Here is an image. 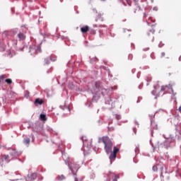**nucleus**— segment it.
Masks as SVG:
<instances>
[{"label":"nucleus","instance_id":"obj_1","mask_svg":"<svg viewBox=\"0 0 181 181\" xmlns=\"http://www.w3.org/2000/svg\"><path fill=\"white\" fill-rule=\"evenodd\" d=\"M99 142H102L104 144V149L106 153H110L109 156V159L110 160H114L117 158V153L119 152V148L117 146H114V143L112 142V140L110 139L108 136H103L100 139ZM113 151H112V147Z\"/></svg>","mask_w":181,"mask_h":181},{"label":"nucleus","instance_id":"obj_2","mask_svg":"<svg viewBox=\"0 0 181 181\" xmlns=\"http://www.w3.org/2000/svg\"><path fill=\"white\" fill-rule=\"evenodd\" d=\"M29 52L32 56H35L38 53H42V47L40 45H31Z\"/></svg>","mask_w":181,"mask_h":181},{"label":"nucleus","instance_id":"obj_3","mask_svg":"<svg viewBox=\"0 0 181 181\" xmlns=\"http://www.w3.org/2000/svg\"><path fill=\"white\" fill-rule=\"evenodd\" d=\"M95 87L96 88V93L103 90V83L100 81H96L95 83Z\"/></svg>","mask_w":181,"mask_h":181},{"label":"nucleus","instance_id":"obj_4","mask_svg":"<svg viewBox=\"0 0 181 181\" xmlns=\"http://www.w3.org/2000/svg\"><path fill=\"white\" fill-rule=\"evenodd\" d=\"M32 128L34 132H39V128H40V124L39 123H35L33 124Z\"/></svg>","mask_w":181,"mask_h":181},{"label":"nucleus","instance_id":"obj_5","mask_svg":"<svg viewBox=\"0 0 181 181\" xmlns=\"http://www.w3.org/2000/svg\"><path fill=\"white\" fill-rule=\"evenodd\" d=\"M50 60L51 62H55V59H52V56L51 57H48L47 58H45L44 59V64H49L50 63Z\"/></svg>","mask_w":181,"mask_h":181},{"label":"nucleus","instance_id":"obj_6","mask_svg":"<svg viewBox=\"0 0 181 181\" xmlns=\"http://www.w3.org/2000/svg\"><path fill=\"white\" fill-rule=\"evenodd\" d=\"M88 30H90V27L88 25H85L81 28V32H82V33H87Z\"/></svg>","mask_w":181,"mask_h":181},{"label":"nucleus","instance_id":"obj_7","mask_svg":"<svg viewBox=\"0 0 181 181\" xmlns=\"http://www.w3.org/2000/svg\"><path fill=\"white\" fill-rule=\"evenodd\" d=\"M110 177H112V181H118V179H119V176L115 173L110 174Z\"/></svg>","mask_w":181,"mask_h":181},{"label":"nucleus","instance_id":"obj_8","mask_svg":"<svg viewBox=\"0 0 181 181\" xmlns=\"http://www.w3.org/2000/svg\"><path fill=\"white\" fill-rule=\"evenodd\" d=\"M19 40H25V39H26V35H25V34H23V33H19L17 35Z\"/></svg>","mask_w":181,"mask_h":181},{"label":"nucleus","instance_id":"obj_9","mask_svg":"<svg viewBox=\"0 0 181 181\" xmlns=\"http://www.w3.org/2000/svg\"><path fill=\"white\" fill-rule=\"evenodd\" d=\"M45 101L40 98H37L35 101V105H37V104H38L39 105H42V104H44Z\"/></svg>","mask_w":181,"mask_h":181},{"label":"nucleus","instance_id":"obj_10","mask_svg":"<svg viewBox=\"0 0 181 181\" xmlns=\"http://www.w3.org/2000/svg\"><path fill=\"white\" fill-rule=\"evenodd\" d=\"M62 110L65 111V114H70V107L69 106H62Z\"/></svg>","mask_w":181,"mask_h":181},{"label":"nucleus","instance_id":"obj_11","mask_svg":"<svg viewBox=\"0 0 181 181\" xmlns=\"http://www.w3.org/2000/svg\"><path fill=\"white\" fill-rule=\"evenodd\" d=\"M23 144H24V145H26L27 146H29V145L30 144V139L25 138L23 139Z\"/></svg>","mask_w":181,"mask_h":181},{"label":"nucleus","instance_id":"obj_12","mask_svg":"<svg viewBox=\"0 0 181 181\" xmlns=\"http://www.w3.org/2000/svg\"><path fill=\"white\" fill-rule=\"evenodd\" d=\"M10 155H11L12 156H18L19 153H18V151H16V149H12L11 152L10 153Z\"/></svg>","mask_w":181,"mask_h":181},{"label":"nucleus","instance_id":"obj_13","mask_svg":"<svg viewBox=\"0 0 181 181\" xmlns=\"http://www.w3.org/2000/svg\"><path fill=\"white\" fill-rule=\"evenodd\" d=\"M71 170H72L75 181H78V179L77 178V175L74 173V169L73 168V166L71 167Z\"/></svg>","mask_w":181,"mask_h":181},{"label":"nucleus","instance_id":"obj_14","mask_svg":"<svg viewBox=\"0 0 181 181\" xmlns=\"http://www.w3.org/2000/svg\"><path fill=\"white\" fill-rule=\"evenodd\" d=\"M153 33H155V30L153 29H151L147 33V35L152 36V37H153Z\"/></svg>","mask_w":181,"mask_h":181},{"label":"nucleus","instance_id":"obj_15","mask_svg":"<svg viewBox=\"0 0 181 181\" xmlns=\"http://www.w3.org/2000/svg\"><path fill=\"white\" fill-rule=\"evenodd\" d=\"M40 119H42V121H47V118L46 117V115L45 114H41L40 115Z\"/></svg>","mask_w":181,"mask_h":181},{"label":"nucleus","instance_id":"obj_16","mask_svg":"<svg viewBox=\"0 0 181 181\" xmlns=\"http://www.w3.org/2000/svg\"><path fill=\"white\" fill-rule=\"evenodd\" d=\"M5 80V75L0 76V83H2Z\"/></svg>","mask_w":181,"mask_h":181},{"label":"nucleus","instance_id":"obj_17","mask_svg":"<svg viewBox=\"0 0 181 181\" xmlns=\"http://www.w3.org/2000/svg\"><path fill=\"white\" fill-rule=\"evenodd\" d=\"M6 83H7V84H11L12 83V79L11 78H7L5 80Z\"/></svg>","mask_w":181,"mask_h":181},{"label":"nucleus","instance_id":"obj_18","mask_svg":"<svg viewBox=\"0 0 181 181\" xmlns=\"http://www.w3.org/2000/svg\"><path fill=\"white\" fill-rule=\"evenodd\" d=\"M59 180H64V179H66V177H64V175H59L58 177Z\"/></svg>","mask_w":181,"mask_h":181},{"label":"nucleus","instance_id":"obj_19","mask_svg":"<svg viewBox=\"0 0 181 181\" xmlns=\"http://www.w3.org/2000/svg\"><path fill=\"white\" fill-rule=\"evenodd\" d=\"M152 170H153V172H156L158 170V167L156 165H153Z\"/></svg>","mask_w":181,"mask_h":181},{"label":"nucleus","instance_id":"obj_20","mask_svg":"<svg viewBox=\"0 0 181 181\" xmlns=\"http://www.w3.org/2000/svg\"><path fill=\"white\" fill-rule=\"evenodd\" d=\"M3 158H4V159H5L6 160H8V159H9V156H4Z\"/></svg>","mask_w":181,"mask_h":181},{"label":"nucleus","instance_id":"obj_21","mask_svg":"<svg viewBox=\"0 0 181 181\" xmlns=\"http://www.w3.org/2000/svg\"><path fill=\"white\" fill-rule=\"evenodd\" d=\"M120 119H121V116L117 115H116V119H117V121H119Z\"/></svg>","mask_w":181,"mask_h":181},{"label":"nucleus","instance_id":"obj_22","mask_svg":"<svg viewBox=\"0 0 181 181\" xmlns=\"http://www.w3.org/2000/svg\"><path fill=\"white\" fill-rule=\"evenodd\" d=\"M136 9H139V11H141L142 9L141 8L140 6H136Z\"/></svg>","mask_w":181,"mask_h":181},{"label":"nucleus","instance_id":"obj_23","mask_svg":"<svg viewBox=\"0 0 181 181\" xmlns=\"http://www.w3.org/2000/svg\"><path fill=\"white\" fill-rule=\"evenodd\" d=\"M126 1H127V2L128 5H129V6H131V4H132L131 1H130V0H126Z\"/></svg>","mask_w":181,"mask_h":181},{"label":"nucleus","instance_id":"obj_24","mask_svg":"<svg viewBox=\"0 0 181 181\" xmlns=\"http://www.w3.org/2000/svg\"><path fill=\"white\" fill-rule=\"evenodd\" d=\"M165 88H166V86H162L161 87V91H165Z\"/></svg>","mask_w":181,"mask_h":181},{"label":"nucleus","instance_id":"obj_25","mask_svg":"<svg viewBox=\"0 0 181 181\" xmlns=\"http://www.w3.org/2000/svg\"><path fill=\"white\" fill-rule=\"evenodd\" d=\"M13 42L14 46H16V45H18V40H14Z\"/></svg>","mask_w":181,"mask_h":181},{"label":"nucleus","instance_id":"obj_26","mask_svg":"<svg viewBox=\"0 0 181 181\" xmlns=\"http://www.w3.org/2000/svg\"><path fill=\"white\" fill-rule=\"evenodd\" d=\"M146 16H148V14H146V13H144V18H146Z\"/></svg>","mask_w":181,"mask_h":181},{"label":"nucleus","instance_id":"obj_27","mask_svg":"<svg viewBox=\"0 0 181 181\" xmlns=\"http://www.w3.org/2000/svg\"><path fill=\"white\" fill-rule=\"evenodd\" d=\"M165 54V52H162V53H161L162 57H164Z\"/></svg>","mask_w":181,"mask_h":181},{"label":"nucleus","instance_id":"obj_28","mask_svg":"<svg viewBox=\"0 0 181 181\" xmlns=\"http://www.w3.org/2000/svg\"><path fill=\"white\" fill-rule=\"evenodd\" d=\"M178 111H180V112H181V106H180V107L178 108Z\"/></svg>","mask_w":181,"mask_h":181},{"label":"nucleus","instance_id":"obj_29","mask_svg":"<svg viewBox=\"0 0 181 181\" xmlns=\"http://www.w3.org/2000/svg\"><path fill=\"white\" fill-rule=\"evenodd\" d=\"M161 170H163V166L161 167Z\"/></svg>","mask_w":181,"mask_h":181},{"label":"nucleus","instance_id":"obj_30","mask_svg":"<svg viewBox=\"0 0 181 181\" xmlns=\"http://www.w3.org/2000/svg\"><path fill=\"white\" fill-rule=\"evenodd\" d=\"M134 13H136V11H134Z\"/></svg>","mask_w":181,"mask_h":181},{"label":"nucleus","instance_id":"obj_31","mask_svg":"<svg viewBox=\"0 0 181 181\" xmlns=\"http://www.w3.org/2000/svg\"><path fill=\"white\" fill-rule=\"evenodd\" d=\"M76 170H78V168H76Z\"/></svg>","mask_w":181,"mask_h":181},{"label":"nucleus","instance_id":"obj_32","mask_svg":"<svg viewBox=\"0 0 181 181\" xmlns=\"http://www.w3.org/2000/svg\"><path fill=\"white\" fill-rule=\"evenodd\" d=\"M102 1H105V0H102Z\"/></svg>","mask_w":181,"mask_h":181}]
</instances>
